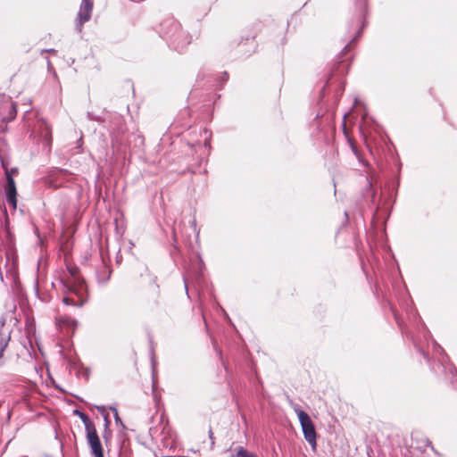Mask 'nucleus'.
I'll list each match as a JSON object with an SVG mask.
<instances>
[{
  "label": "nucleus",
  "instance_id": "1",
  "mask_svg": "<svg viewBox=\"0 0 457 457\" xmlns=\"http://www.w3.org/2000/svg\"><path fill=\"white\" fill-rule=\"evenodd\" d=\"M161 35L177 51H182L191 42V37L181 29L180 24L173 18L164 20L161 23Z\"/></svg>",
  "mask_w": 457,
  "mask_h": 457
},
{
  "label": "nucleus",
  "instance_id": "2",
  "mask_svg": "<svg viewBox=\"0 0 457 457\" xmlns=\"http://www.w3.org/2000/svg\"><path fill=\"white\" fill-rule=\"evenodd\" d=\"M67 290L77 296V300L73 297L65 296L62 303L66 305L82 306L87 301V287L82 280H78L74 285H66Z\"/></svg>",
  "mask_w": 457,
  "mask_h": 457
},
{
  "label": "nucleus",
  "instance_id": "3",
  "mask_svg": "<svg viewBox=\"0 0 457 457\" xmlns=\"http://www.w3.org/2000/svg\"><path fill=\"white\" fill-rule=\"evenodd\" d=\"M294 410L298 416L305 440L312 446H316V431L310 416L298 406H295Z\"/></svg>",
  "mask_w": 457,
  "mask_h": 457
},
{
  "label": "nucleus",
  "instance_id": "4",
  "mask_svg": "<svg viewBox=\"0 0 457 457\" xmlns=\"http://www.w3.org/2000/svg\"><path fill=\"white\" fill-rule=\"evenodd\" d=\"M94 0H82L76 19V29L82 31L83 25L87 22L92 16Z\"/></svg>",
  "mask_w": 457,
  "mask_h": 457
},
{
  "label": "nucleus",
  "instance_id": "5",
  "mask_svg": "<svg viewBox=\"0 0 457 457\" xmlns=\"http://www.w3.org/2000/svg\"><path fill=\"white\" fill-rule=\"evenodd\" d=\"M86 439L93 457H104V448L96 428L86 432Z\"/></svg>",
  "mask_w": 457,
  "mask_h": 457
},
{
  "label": "nucleus",
  "instance_id": "6",
  "mask_svg": "<svg viewBox=\"0 0 457 457\" xmlns=\"http://www.w3.org/2000/svg\"><path fill=\"white\" fill-rule=\"evenodd\" d=\"M6 183L7 191L5 200L12 207L13 210L17 207V189L13 178L9 171H6Z\"/></svg>",
  "mask_w": 457,
  "mask_h": 457
},
{
  "label": "nucleus",
  "instance_id": "7",
  "mask_svg": "<svg viewBox=\"0 0 457 457\" xmlns=\"http://www.w3.org/2000/svg\"><path fill=\"white\" fill-rule=\"evenodd\" d=\"M111 268L103 261L101 265L96 270V278L98 283H106L111 277Z\"/></svg>",
  "mask_w": 457,
  "mask_h": 457
},
{
  "label": "nucleus",
  "instance_id": "8",
  "mask_svg": "<svg viewBox=\"0 0 457 457\" xmlns=\"http://www.w3.org/2000/svg\"><path fill=\"white\" fill-rule=\"evenodd\" d=\"M39 127L43 144L50 146L52 144V129L50 125L46 120H42Z\"/></svg>",
  "mask_w": 457,
  "mask_h": 457
},
{
  "label": "nucleus",
  "instance_id": "9",
  "mask_svg": "<svg viewBox=\"0 0 457 457\" xmlns=\"http://www.w3.org/2000/svg\"><path fill=\"white\" fill-rule=\"evenodd\" d=\"M96 408L99 410V411L101 412V414L104 417V432L103 434V437H104L105 443L108 444L109 440L111 439V436H112V432L109 429V424H110L109 413L106 411L104 406H96Z\"/></svg>",
  "mask_w": 457,
  "mask_h": 457
},
{
  "label": "nucleus",
  "instance_id": "10",
  "mask_svg": "<svg viewBox=\"0 0 457 457\" xmlns=\"http://www.w3.org/2000/svg\"><path fill=\"white\" fill-rule=\"evenodd\" d=\"M8 113L7 115L3 116V120L5 122H9L16 117L17 114V105L11 99L7 102Z\"/></svg>",
  "mask_w": 457,
  "mask_h": 457
},
{
  "label": "nucleus",
  "instance_id": "11",
  "mask_svg": "<svg viewBox=\"0 0 457 457\" xmlns=\"http://www.w3.org/2000/svg\"><path fill=\"white\" fill-rule=\"evenodd\" d=\"M75 413L82 420V422L85 426L86 432L96 428L94 422L88 418V416L86 413L79 411L78 410L75 411Z\"/></svg>",
  "mask_w": 457,
  "mask_h": 457
},
{
  "label": "nucleus",
  "instance_id": "12",
  "mask_svg": "<svg viewBox=\"0 0 457 457\" xmlns=\"http://www.w3.org/2000/svg\"><path fill=\"white\" fill-rule=\"evenodd\" d=\"M236 457H257L254 453L246 451L244 447L237 448Z\"/></svg>",
  "mask_w": 457,
  "mask_h": 457
},
{
  "label": "nucleus",
  "instance_id": "13",
  "mask_svg": "<svg viewBox=\"0 0 457 457\" xmlns=\"http://www.w3.org/2000/svg\"><path fill=\"white\" fill-rule=\"evenodd\" d=\"M110 409H111V410L113 411V413H114V419H115L116 423H117V424H118V423H120V424L123 426V424H122V422H121V420H120V418L119 417V414H118V411H117V409H116L115 407H111Z\"/></svg>",
  "mask_w": 457,
  "mask_h": 457
},
{
  "label": "nucleus",
  "instance_id": "14",
  "mask_svg": "<svg viewBox=\"0 0 457 457\" xmlns=\"http://www.w3.org/2000/svg\"><path fill=\"white\" fill-rule=\"evenodd\" d=\"M68 270H69L70 274L73 277V278L75 280H77L76 275H77V272H78V268H76V267H69Z\"/></svg>",
  "mask_w": 457,
  "mask_h": 457
},
{
  "label": "nucleus",
  "instance_id": "15",
  "mask_svg": "<svg viewBox=\"0 0 457 457\" xmlns=\"http://www.w3.org/2000/svg\"><path fill=\"white\" fill-rule=\"evenodd\" d=\"M191 223H192V227L194 228V230H195V233H196V237H198V236H199V231H198V230H196V220H195V218L192 220Z\"/></svg>",
  "mask_w": 457,
  "mask_h": 457
},
{
  "label": "nucleus",
  "instance_id": "16",
  "mask_svg": "<svg viewBox=\"0 0 457 457\" xmlns=\"http://www.w3.org/2000/svg\"><path fill=\"white\" fill-rule=\"evenodd\" d=\"M209 438L211 439V442H212V445H214V436H213V432L212 429L209 430Z\"/></svg>",
  "mask_w": 457,
  "mask_h": 457
},
{
  "label": "nucleus",
  "instance_id": "17",
  "mask_svg": "<svg viewBox=\"0 0 457 457\" xmlns=\"http://www.w3.org/2000/svg\"><path fill=\"white\" fill-rule=\"evenodd\" d=\"M184 283H185V289L187 292V281L186 278H184Z\"/></svg>",
  "mask_w": 457,
  "mask_h": 457
},
{
  "label": "nucleus",
  "instance_id": "18",
  "mask_svg": "<svg viewBox=\"0 0 457 457\" xmlns=\"http://www.w3.org/2000/svg\"><path fill=\"white\" fill-rule=\"evenodd\" d=\"M204 145L210 147V143L207 138H205Z\"/></svg>",
  "mask_w": 457,
  "mask_h": 457
},
{
  "label": "nucleus",
  "instance_id": "19",
  "mask_svg": "<svg viewBox=\"0 0 457 457\" xmlns=\"http://www.w3.org/2000/svg\"><path fill=\"white\" fill-rule=\"evenodd\" d=\"M172 234H173V238H174V240L176 241V237H177V236H176V232H175V230H174V229H173Z\"/></svg>",
  "mask_w": 457,
  "mask_h": 457
},
{
  "label": "nucleus",
  "instance_id": "20",
  "mask_svg": "<svg viewBox=\"0 0 457 457\" xmlns=\"http://www.w3.org/2000/svg\"><path fill=\"white\" fill-rule=\"evenodd\" d=\"M224 76L226 77V78H225V80H227V79H228V73H227V72H224Z\"/></svg>",
  "mask_w": 457,
  "mask_h": 457
},
{
  "label": "nucleus",
  "instance_id": "21",
  "mask_svg": "<svg viewBox=\"0 0 457 457\" xmlns=\"http://www.w3.org/2000/svg\"><path fill=\"white\" fill-rule=\"evenodd\" d=\"M348 47H349V46H345V48H344V50H347V49H348Z\"/></svg>",
  "mask_w": 457,
  "mask_h": 457
},
{
  "label": "nucleus",
  "instance_id": "22",
  "mask_svg": "<svg viewBox=\"0 0 457 457\" xmlns=\"http://www.w3.org/2000/svg\"><path fill=\"white\" fill-rule=\"evenodd\" d=\"M47 52H54V49H49V50H46Z\"/></svg>",
  "mask_w": 457,
  "mask_h": 457
},
{
  "label": "nucleus",
  "instance_id": "23",
  "mask_svg": "<svg viewBox=\"0 0 457 457\" xmlns=\"http://www.w3.org/2000/svg\"><path fill=\"white\" fill-rule=\"evenodd\" d=\"M2 112H3V111H2V109L0 108V114H2Z\"/></svg>",
  "mask_w": 457,
  "mask_h": 457
}]
</instances>
